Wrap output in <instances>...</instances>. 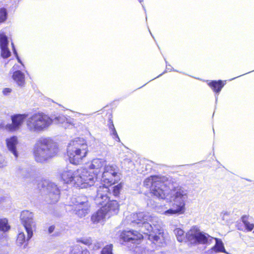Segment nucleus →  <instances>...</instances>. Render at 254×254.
I'll use <instances>...</instances> for the list:
<instances>
[{
    "mask_svg": "<svg viewBox=\"0 0 254 254\" xmlns=\"http://www.w3.org/2000/svg\"><path fill=\"white\" fill-rule=\"evenodd\" d=\"M17 175L24 178H28L32 174V171L29 168L18 167L16 170Z\"/></svg>",
    "mask_w": 254,
    "mask_h": 254,
    "instance_id": "nucleus-25",
    "label": "nucleus"
},
{
    "mask_svg": "<svg viewBox=\"0 0 254 254\" xmlns=\"http://www.w3.org/2000/svg\"><path fill=\"white\" fill-rule=\"evenodd\" d=\"M106 165V161L104 159L95 158L93 159L90 165L89 168L90 170H94L91 173L95 176L96 180L97 179V176L101 172V169Z\"/></svg>",
    "mask_w": 254,
    "mask_h": 254,
    "instance_id": "nucleus-18",
    "label": "nucleus"
},
{
    "mask_svg": "<svg viewBox=\"0 0 254 254\" xmlns=\"http://www.w3.org/2000/svg\"><path fill=\"white\" fill-rule=\"evenodd\" d=\"M240 76H241V75H240L238 76V77H239Z\"/></svg>",
    "mask_w": 254,
    "mask_h": 254,
    "instance_id": "nucleus-45",
    "label": "nucleus"
},
{
    "mask_svg": "<svg viewBox=\"0 0 254 254\" xmlns=\"http://www.w3.org/2000/svg\"><path fill=\"white\" fill-rule=\"evenodd\" d=\"M158 218L151 216L148 213L139 212L127 216L124 223L141 227L140 231L148 236V239L154 243H162L164 241L163 230L158 223Z\"/></svg>",
    "mask_w": 254,
    "mask_h": 254,
    "instance_id": "nucleus-1",
    "label": "nucleus"
},
{
    "mask_svg": "<svg viewBox=\"0 0 254 254\" xmlns=\"http://www.w3.org/2000/svg\"><path fill=\"white\" fill-rule=\"evenodd\" d=\"M105 210V209L101 206V208L92 216V221L94 223H98L105 218L106 216H108Z\"/></svg>",
    "mask_w": 254,
    "mask_h": 254,
    "instance_id": "nucleus-21",
    "label": "nucleus"
},
{
    "mask_svg": "<svg viewBox=\"0 0 254 254\" xmlns=\"http://www.w3.org/2000/svg\"><path fill=\"white\" fill-rule=\"evenodd\" d=\"M169 190L165 197L160 198L167 199L172 202V208L165 211L162 213L166 215L183 214L186 211V203L188 199V191L182 187H173L170 180V184L167 185Z\"/></svg>",
    "mask_w": 254,
    "mask_h": 254,
    "instance_id": "nucleus-3",
    "label": "nucleus"
},
{
    "mask_svg": "<svg viewBox=\"0 0 254 254\" xmlns=\"http://www.w3.org/2000/svg\"><path fill=\"white\" fill-rule=\"evenodd\" d=\"M69 205L72 206L73 212L79 217H83L88 213L90 206L87 198L85 196L72 197Z\"/></svg>",
    "mask_w": 254,
    "mask_h": 254,
    "instance_id": "nucleus-9",
    "label": "nucleus"
},
{
    "mask_svg": "<svg viewBox=\"0 0 254 254\" xmlns=\"http://www.w3.org/2000/svg\"><path fill=\"white\" fill-rule=\"evenodd\" d=\"M52 122V119L44 113H36L27 118L26 126L30 132L39 133L47 130Z\"/></svg>",
    "mask_w": 254,
    "mask_h": 254,
    "instance_id": "nucleus-7",
    "label": "nucleus"
},
{
    "mask_svg": "<svg viewBox=\"0 0 254 254\" xmlns=\"http://www.w3.org/2000/svg\"><path fill=\"white\" fill-rule=\"evenodd\" d=\"M102 245L103 244L101 242L96 241L94 243H92V246H90V248L94 250H97L99 249Z\"/></svg>",
    "mask_w": 254,
    "mask_h": 254,
    "instance_id": "nucleus-35",
    "label": "nucleus"
},
{
    "mask_svg": "<svg viewBox=\"0 0 254 254\" xmlns=\"http://www.w3.org/2000/svg\"><path fill=\"white\" fill-rule=\"evenodd\" d=\"M144 186L150 188L152 194L160 199L164 198L169 188L170 180L164 176H151L146 178L143 182Z\"/></svg>",
    "mask_w": 254,
    "mask_h": 254,
    "instance_id": "nucleus-6",
    "label": "nucleus"
},
{
    "mask_svg": "<svg viewBox=\"0 0 254 254\" xmlns=\"http://www.w3.org/2000/svg\"><path fill=\"white\" fill-rule=\"evenodd\" d=\"M109 128L110 131V134L113 136V138L118 141H120V138L112 121L110 123L109 125Z\"/></svg>",
    "mask_w": 254,
    "mask_h": 254,
    "instance_id": "nucleus-30",
    "label": "nucleus"
},
{
    "mask_svg": "<svg viewBox=\"0 0 254 254\" xmlns=\"http://www.w3.org/2000/svg\"><path fill=\"white\" fill-rule=\"evenodd\" d=\"M59 152L57 144L50 137L42 136L37 139L33 148L35 160L44 163L56 156Z\"/></svg>",
    "mask_w": 254,
    "mask_h": 254,
    "instance_id": "nucleus-4",
    "label": "nucleus"
},
{
    "mask_svg": "<svg viewBox=\"0 0 254 254\" xmlns=\"http://www.w3.org/2000/svg\"><path fill=\"white\" fill-rule=\"evenodd\" d=\"M77 242H80L85 245L88 246L90 248V246H92V239L91 238H84L77 240Z\"/></svg>",
    "mask_w": 254,
    "mask_h": 254,
    "instance_id": "nucleus-33",
    "label": "nucleus"
},
{
    "mask_svg": "<svg viewBox=\"0 0 254 254\" xmlns=\"http://www.w3.org/2000/svg\"><path fill=\"white\" fill-rule=\"evenodd\" d=\"M66 151L70 163L77 165L82 162L83 159L86 156L88 149L84 139L76 138L69 142Z\"/></svg>",
    "mask_w": 254,
    "mask_h": 254,
    "instance_id": "nucleus-5",
    "label": "nucleus"
},
{
    "mask_svg": "<svg viewBox=\"0 0 254 254\" xmlns=\"http://www.w3.org/2000/svg\"><path fill=\"white\" fill-rule=\"evenodd\" d=\"M120 180L118 167L114 164L106 165L102 172V181L107 185H112Z\"/></svg>",
    "mask_w": 254,
    "mask_h": 254,
    "instance_id": "nucleus-11",
    "label": "nucleus"
},
{
    "mask_svg": "<svg viewBox=\"0 0 254 254\" xmlns=\"http://www.w3.org/2000/svg\"><path fill=\"white\" fill-rule=\"evenodd\" d=\"M120 237L124 242H131L133 244H138V242L143 238L141 234L133 230H124L121 232Z\"/></svg>",
    "mask_w": 254,
    "mask_h": 254,
    "instance_id": "nucleus-15",
    "label": "nucleus"
},
{
    "mask_svg": "<svg viewBox=\"0 0 254 254\" xmlns=\"http://www.w3.org/2000/svg\"><path fill=\"white\" fill-rule=\"evenodd\" d=\"M242 222L245 226V228L248 231H251L254 228V224L251 223L249 220V217L243 216L241 218Z\"/></svg>",
    "mask_w": 254,
    "mask_h": 254,
    "instance_id": "nucleus-26",
    "label": "nucleus"
},
{
    "mask_svg": "<svg viewBox=\"0 0 254 254\" xmlns=\"http://www.w3.org/2000/svg\"><path fill=\"white\" fill-rule=\"evenodd\" d=\"M33 214L28 210H24L21 212L20 219L24 228L27 232V236L26 240L28 241L33 236V229L35 224L33 220Z\"/></svg>",
    "mask_w": 254,
    "mask_h": 254,
    "instance_id": "nucleus-13",
    "label": "nucleus"
},
{
    "mask_svg": "<svg viewBox=\"0 0 254 254\" xmlns=\"http://www.w3.org/2000/svg\"><path fill=\"white\" fill-rule=\"evenodd\" d=\"M240 76H241V75H240L238 76V77H239Z\"/></svg>",
    "mask_w": 254,
    "mask_h": 254,
    "instance_id": "nucleus-46",
    "label": "nucleus"
},
{
    "mask_svg": "<svg viewBox=\"0 0 254 254\" xmlns=\"http://www.w3.org/2000/svg\"><path fill=\"white\" fill-rule=\"evenodd\" d=\"M54 122L57 124H61L63 125V127L66 128L68 127L67 124H73V120L72 119H68L64 115H59L55 118L54 119Z\"/></svg>",
    "mask_w": 254,
    "mask_h": 254,
    "instance_id": "nucleus-23",
    "label": "nucleus"
},
{
    "mask_svg": "<svg viewBox=\"0 0 254 254\" xmlns=\"http://www.w3.org/2000/svg\"><path fill=\"white\" fill-rule=\"evenodd\" d=\"M55 227L54 226H51L48 229V232L49 234H51L54 231Z\"/></svg>",
    "mask_w": 254,
    "mask_h": 254,
    "instance_id": "nucleus-40",
    "label": "nucleus"
},
{
    "mask_svg": "<svg viewBox=\"0 0 254 254\" xmlns=\"http://www.w3.org/2000/svg\"><path fill=\"white\" fill-rule=\"evenodd\" d=\"M11 92V89L9 88H5L3 90V94L5 95H8Z\"/></svg>",
    "mask_w": 254,
    "mask_h": 254,
    "instance_id": "nucleus-39",
    "label": "nucleus"
},
{
    "mask_svg": "<svg viewBox=\"0 0 254 254\" xmlns=\"http://www.w3.org/2000/svg\"><path fill=\"white\" fill-rule=\"evenodd\" d=\"M12 78L19 86H23L25 84V75L20 70L14 71L12 74Z\"/></svg>",
    "mask_w": 254,
    "mask_h": 254,
    "instance_id": "nucleus-20",
    "label": "nucleus"
},
{
    "mask_svg": "<svg viewBox=\"0 0 254 254\" xmlns=\"http://www.w3.org/2000/svg\"><path fill=\"white\" fill-rule=\"evenodd\" d=\"M59 175L64 183L81 189L92 186L96 181L95 176L84 168L75 170L66 168L61 171Z\"/></svg>",
    "mask_w": 254,
    "mask_h": 254,
    "instance_id": "nucleus-2",
    "label": "nucleus"
},
{
    "mask_svg": "<svg viewBox=\"0 0 254 254\" xmlns=\"http://www.w3.org/2000/svg\"><path fill=\"white\" fill-rule=\"evenodd\" d=\"M208 85L216 93L218 94L225 85V83L222 80H212L211 81H207Z\"/></svg>",
    "mask_w": 254,
    "mask_h": 254,
    "instance_id": "nucleus-22",
    "label": "nucleus"
},
{
    "mask_svg": "<svg viewBox=\"0 0 254 254\" xmlns=\"http://www.w3.org/2000/svg\"><path fill=\"white\" fill-rule=\"evenodd\" d=\"M238 229H239V230H243V228H241V227H240L239 226H238Z\"/></svg>",
    "mask_w": 254,
    "mask_h": 254,
    "instance_id": "nucleus-42",
    "label": "nucleus"
},
{
    "mask_svg": "<svg viewBox=\"0 0 254 254\" xmlns=\"http://www.w3.org/2000/svg\"><path fill=\"white\" fill-rule=\"evenodd\" d=\"M26 245H27V244H26L24 246L23 248H25V246H26Z\"/></svg>",
    "mask_w": 254,
    "mask_h": 254,
    "instance_id": "nucleus-43",
    "label": "nucleus"
},
{
    "mask_svg": "<svg viewBox=\"0 0 254 254\" xmlns=\"http://www.w3.org/2000/svg\"><path fill=\"white\" fill-rule=\"evenodd\" d=\"M26 242V238L23 232H19L16 240V243L18 246H21Z\"/></svg>",
    "mask_w": 254,
    "mask_h": 254,
    "instance_id": "nucleus-31",
    "label": "nucleus"
},
{
    "mask_svg": "<svg viewBox=\"0 0 254 254\" xmlns=\"http://www.w3.org/2000/svg\"><path fill=\"white\" fill-rule=\"evenodd\" d=\"M109 187L106 184L100 186L97 190V195L95 198L96 204H104V202L110 198V195L111 194V191L113 194L117 196L119 195L121 190V186L118 185L112 187L111 185H109Z\"/></svg>",
    "mask_w": 254,
    "mask_h": 254,
    "instance_id": "nucleus-8",
    "label": "nucleus"
},
{
    "mask_svg": "<svg viewBox=\"0 0 254 254\" xmlns=\"http://www.w3.org/2000/svg\"><path fill=\"white\" fill-rule=\"evenodd\" d=\"M187 239L192 244H206L213 238L202 232L197 226H193L186 233Z\"/></svg>",
    "mask_w": 254,
    "mask_h": 254,
    "instance_id": "nucleus-10",
    "label": "nucleus"
},
{
    "mask_svg": "<svg viewBox=\"0 0 254 254\" xmlns=\"http://www.w3.org/2000/svg\"><path fill=\"white\" fill-rule=\"evenodd\" d=\"M6 147L8 150L13 154L15 158L18 156V153L16 149V146L18 144V138L16 136H12L7 138L5 140Z\"/></svg>",
    "mask_w": 254,
    "mask_h": 254,
    "instance_id": "nucleus-19",
    "label": "nucleus"
},
{
    "mask_svg": "<svg viewBox=\"0 0 254 254\" xmlns=\"http://www.w3.org/2000/svg\"><path fill=\"white\" fill-rule=\"evenodd\" d=\"M112 250V245H107L102 249L101 254H113Z\"/></svg>",
    "mask_w": 254,
    "mask_h": 254,
    "instance_id": "nucleus-34",
    "label": "nucleus"
},
{
    "mask_svg": "<svg viewBox=\"0 0 254 254\" xmlns=\"http://www.w3.org/2000/svg\"><path fill=\"white\" fill-rule=\"evenodd\" d=\"M175 234L176 236L178 241L180 242L184 241L186 238V235H185L184 231L180 228H177L174 231Z\"/></svg>",
    "mask_w": 254,
    "mask_h": 254,
    "instance_id": "nucleus-28",
    "label": "nucleus"
},
{
    "mask_svg": "<svg viewBox=\"0 0 254 254\" xmlns=\"http://www.w3.org/2000/svg\"><path fill=\"white\" fill-rule=\"evenodd\" d=\"M8 40L6 35L2 31H0V55L3 59H6L11 55V52L8 48Z\"/></svg>",
    "mask_w": 254,
    "mask_h": 254,
    "instance_id": "nucleus-17",
    "label": "nucleus"
},
{
    "mask_svg": "<svg viewBox=\"0 0 254 254\" xmlns=\"http://www.w3.org/2000/svg\"><path fill=\"white\" fill-rule=\"evenodd\" d=\"M172 66L169 64L166 65V69L167 70L171 71L172 70Z\"/></svg>",
    "mask_w": 254,
    "mask_h": 254,
    "instance_id": "nucleus-41",
    "label": "nucleus"
},
{
    "mask_svg": "<svg viewBox=\"0 0 254 254\" xmlns=\"http://www.w3.org/2000/svg\"><path fill=\"white\" fill-rule=\"evenodd\" d=\"M10 228L8 224V220L6 218L0 219V231L3 232H7Z\"/></svg>",
    "mask_w": 254,
    "mask_h": 254,
    "instance_id": "nucleus-27",
    "label": "nucleus"
},
{
    "mask_svg": "<svg viewBox=\"0 0 254 254\" xmlns=\"http://www.w3.org/2000/svg\"><path fill=\"white\" fill-rule=\"evenodd\" d=\"M240 76H241V75H240L238 76V77H239Z\"/></svg>",
    "mask_w": 254,
    "mask_h": 254,
    "instance_id": "nucleus-47",
    "label": "nucleus"
},
{
    "mask_svg": "<svg viewBox=\"0 0 254 254\" xmlns=\"http://www.w3.org/2000/svg\"><path fill=\"white\" fill-rule=\"evenodd\" d=\"M43 190L46 193L47 201L50 203L58 202L60 198V190L57 186L49 181L43 182Z\"/></svg>",
    "mask_w": 254,
    "mask_h": 254,
    "instance_id": "nucleus-12",
    "label": "nucleus"
},
{
    "mask_svg": "<svg viewBox=\"0 0 254 254\" xmlns=\"http://www.w3.org/2000/svg\"><path fill=\"white\" fill-rule=\"evenodd\" d=\"M215 240V244L210 250L211 253L214 252L215 253L223 252L226 253L225 249L224 244L221 240L218 238H214Z\"/></svg>",
    "mask_w": 254,
    "mask_h": 254,
    "instance_id": "nucleus-24",
    "label": "nucleus"
},
{
    "mask_svg": "<svg viewBox=\"0 0 254 254\" xmlns=\"http://www.w3.org/2000/svg\"><path fill=\"white\" fill-rule=\"evenodd\" d=\"M122 166L125 169H132L134 167V163L130 158H126L122 162Z\"/></svg>",
    "mask_w": 254,
    "mask_h": 254,
    "instance_id": "nucleus-29",
    "label": "nucleus"
},
{
    "mask_svg": "<svg viewBox=\"0 0 254 254\" xmlns=\"http://www.w3.org/2000/svg\"><path fill=\"white\" fill-rule=\"evenodd\" d=\"M235 78H233L232 79H231V80H233V79H234Z\"/></svg>",
    "mask_w": 254,
    "mask_h": 254,
    "instance_id": "nucleus-49",
    "label": "nucleus"
},
{
    "mask_svg": "<svg viewBox=\"0 0 254 254\" xmlns=\"http://www.w3.org/2000/svg\"><path fill=\"white\" fill-rule=\"evenodd\" d=\"M6 162L4 159V157L0 154V167L5 166Z\"/></svg>",
    "mask_w": 254,
    "mask_h": 254,
    "instance_id": "nucleus-37",
    "label": "nucleus"
},
{
    "mask_svg": "<svg viewBox=\"0 0 254 254\" xmlns=\"http://www.w3.org/2000/svg\"><path fill=\"white\" fill-rule=\"evenodd\" d=\"M217 100V97H216V101Z\"/></svg>",
    "mask_w": 254,
    "mask_h": 254,
    "instance_id": "nucleus-48",
    "label": "nucleus"
},
{
    "mask_svg": "<svg viewBox=\"0 0 254 254\" xmlns=\"http://www.w3.org/2000/svg\"><path fill=\"white\" fill-rule=\"evenodd\" d=\"M97 204L105 209V211L108 215L109 217L110 215L117 214L119 210V204L117 200H113L109 201V198H108V200L104 202V204Z\"/></svg>",
    "mask_w": 254,
    "mask_h": 254,
    "instance_id": "nucleus-16",
    "label": "nucleus"
},
{
    "mask_svg": "<svg viewBox=\"0 0 254 254\" xmlns=\"http://www.w3.org/2000/svg\"><path fill=\"white\" fill-rule=\"evenodd\" d=\"M162 74H160L159 75H158V76H157V77H159V76H161V75H162Z\"/></svg>",
    "mask_w": 254,
    "mask_h": 254,
    "instance_id": "nucleus-44",
    "label": "nucleus"
},
{
    "mask_svg": "<svg viewBox=\"0 0 254 254\" xmlns=\"http://www.w3.org/2000/svg\"><path fill=\"white\" fill-rule=\"evenodd\" d=\"M71 254H90V252L87 250H84L80 251L74 249L71 252Z\"/></svg>",
    "mask_w": 254,
    "mask_h": 254,
    "instance_id": "nucleus-36",
    "label": "nucleus"
},
{
    "mask_svg": "<svg viewBox=\"0 0 254 254\" xmlns=\"http://www.w3.org/2000/svg\"><path fill=\"white\" fill-rule=\"evenodd\" d=\"M11 45H12V46L13 52H14V54H15V56H16V59H17V61H18V63H19L20 64H22V65H23L22 62V61L20 60V58H19V57H18V54H17V52H16V50H15V48H14V45H13V44L12 43H11Z\"/></svg>",
    "mask_w": 254,
    "mask_h": 254,
    "instance_id": "nucleus-38",
    "label": "nucleus"
},
{
    "mask_svg": "<svg viewBox=\"0 0 254 254\" xmlns=\"http://www.w3.org/2000/svg\"><path fill=\"white\" fill-rule=\"evenodd\" d=\"M7 16V11L5 8H0V23L4 22Z\"/></svg>",
    "mask_w": 254,
    "mask_h": 254,
    "instance_id": "nucleus-32",
    "label": "nucleus"
},
{
    "mask_svg": "<svg viewBox=\"0 0 254 254\" xmlns=\"http://www.w3.org/2000/svg\"><path fill=\"white\" fill-rule=\"evenodd\" d=\"M27 117V114H15L11 116L12 123L5 126V129L9 131H15L18 130Z\"/></svg>",
    "mask_w": 254,
    "mask_h": 254,
    "instance_id": "nucleus-14",
    "label": "nucleus"
}]
</instances>
